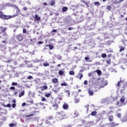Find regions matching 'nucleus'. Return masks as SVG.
Returning a JSON list of instances; mask_svg holds the SVG:
<instances>
[{"instance_id": "f257e3e1", "label": "nucleus", "mask_w": 127, "mask_h": 127, "mask_svg": "<svg viewBox=\"0 0 127 127\" xmlns=\"http://www.w3.org/2000/svg\"><path fill=\"white\" fill-rule=\"evenodd\" d=\"M96 27V22L92 21L91 20H88L87 21L85 25L83 26V29L85 30V33L87 31H91V30H93Z\"/></svg>"}, {"instance_id": "f03ea898", "label": "nucleus", "mask_w": 127, "mask_h": 127, "mask_svg": "<svg viewBox=\"0 0 127 127\" xmlns=\"http://www.w3.org/2000/svg\"><path fill=\"white\" fill-rule=\"evenodd\" d=\"M126 101V97H123L120 100V102L118 101L116 104V106L119 107H123V106H126L127 105V102H125Z\"/></svg>"}, {"instance_id": "7ed1b4c3", "label": "nucleus", "mask_w": 127, "mask_h": 127, "mask_svg": "<svg viewBox=\"0 0 127 127\" xmlns=\"http://www.w3.org/2000/svg\"><path fill=\"white\" fill-rule=\"evenodd\" d=\"M56 115H57V116L56 117V119L58 121L63 120L64 116H65V114L63 112H57Z\"/></svg>"}, {"instance_id": "20e7f679", "label": "nucleus", "mask_w": 127, "mask_h": 127, "mask_svg": "<svg viewBox=\"0 0 127 127\" xmlns=\"http://www.w3.org/2000/svg\"><path fill=\"white\" fill-rule=\"evenodd\" d=\"M12 16L11 15H6L2 14V12L0 11V18L1 19H3L4 20H6L7 19H10V18H12Z\"/></svg>"}, {"instance_id": "39448f33", "label": "nucleus", "mask_w": 127, "mask_h": 127, "mask_svg": "<svg viewBox=\"0 0 127 127\" xmlns=\"http://www.w3.org/2000/svg\"><path fill=\"white\" fill-rule=\"evenodd\" d=\"M96 118H97V122H100V121L104 120V115L102 113L98 114L96 115Z\"/></svg>"}, {"instance_id": "423d86ee", "label": "nucleus", "mask_w": 127, "mask_h": 127, "mask_svg": "<svg viewBox=\"0 0 127 127\" xmlns=\"http://www.w3.org/2000/svg\"><path fill=\"white\" fill-rule=\"evenodd\" d=\"M81 1L85 4L86 7L89 8L91 6V3H90V0H81Z\"/></svg>"}, {"instance_id": "0eeeda50", "label": "nucleus", "mask_w": 127, "mask_h": 127, "mask_svg": "<svg viewBox=\"0 0 127 127\" xmlns=\"http://www.w3.org/2000/svg\"><path fill=\"white\" fill-rule=\"evenodd\" d=\"M16 38L18 41H22L23 40V37H22V34H19L16 36Z\"/></svg>"}, {"instance_id": "6e6552de", "label": "nucleus", "mask_w": 127, "mask_h": 127, "mask_svg": "<svg viewBox=\"0 0 127 127\" xmlns=\"http://www.w3.org/2000/svg\"><path fill=\"white\" fill-rule=\"evenodd\" d=\"M108 127H117V126H119V124H116L114 122L110 123L108 124Z\"/></svg>"}, {"instance_id": "1a4fd4ad", "label": "nucleus", "mask_w": 127, "mask_h": 127, "mask_svg": "<svg viewBox=\"0 0 127 127\" xmlns=\"http://www.w3.org/2000/svg\"><path fill=\"white\" fill-rule=\"evenodd\" d=\"M40 19H41L40 16H38V15L36 14L34 20H35V21H40Z\"/></svg>"}, {"instance_id": "9d476101", "label": "nucleus", "mask_w": 127, "mask_h": 127, "mask_svg": "<svg viewBox=\"0 0 127 127\" xmlns=\"http://www.w3.org/2000/svg\"><path fill=\"white\" fill-rule=\"evenodd\" d=\"M0 30L3 33V32H5V31L7 30V28L6 27H3L2 26H1L0 27Z\"/></svg>"}, {"instance_id": "9b49d317", "label": "nucleus", "mask_w": 127, "mask_h": 127, "mask_svg": "<svg viewBox=\"0 0 127 127\" xmlns=\"http://www.w3.org/2000/svg\"><path fill=\"white\" fill-rule=\"evenodd\" d=\"M108 120L110 123H112V122H114V117L113 116V115H110L108 116Z\"/></svg>"}, {"instance_id": "f8f14e48", "label": "nucleus", "mask_w": 127, "mask_h": 127, "mask_svg": "<svg viewBox=\"0 0 127 127\" xmlns=\"http://www.w3.org/2000/svg\"><path fill=\"white\" fill-rule=\"evenodd\" d=\"M54 87H55V89L56 90H60L61 87H60V86H59V84L58 83H56V84L54 85Z\"/></svg>"}, {"instance_id": "ddd939ff", "label": "nucleus", "mask_w": 127, "mask_h": 127, "mask_svg": "<svg viewBox=\"0 0 127 127\" xmlns=\"http://www.w3.org/2000/svg\"><path fill=\"white\" fill-rule=\"evenodd\" d=\"M68 10V7L67 6H64L62 8V11L63 12H65V11Z\"/></svg>"}, {"instance_id": "4468645a", "label": "nucleus", "mask_w": 127, "mask_h": 127, "mask_svg": "<svg viewBox=\"0 0 127 127\" xmlns=\"http://www.w3.org/2000/svg\"><path fill=\"white\" fill-rule=\"evenodd\" d=\"M5 6H8V7H13L14 6V7H15V5L10 4V3H6L5 5Z\"/></svg>"}, {"instance_id": "2eb2a0df", "label": "nucleus", "mask_w": 127, "mask_h": 127, "mask_svg": "<svg viewBox=\"0 0 127 127\" xmlns=\"http://www.w3.org/2000/svg\"><path fill=\"white\" fill-rule=\"evenodd\" d=\"M41 91H45L48 89V86L47 85L41 87Z\"/></svg>"}, {"instance_id": "dca6fc26", "label": "nucleus", "mask_w": 127, "mask_h": 127, "mask_svg": "<svg viewBox=\"0 0 127 127\" xmlns=\"http://www.w3.org/2000/svg\"><path fill=\"white\" fill-rule=\"evenodd\" d=\"M9 27L10 28H14V29H17V26H15L14 24H10L9 25Z\"/></svg>"}, {"instance_id": "f3484780", "label": "nucleus", "mask_w": 127, "mask_h": 127, "mask_svg": "<svg viewBox=\"0 0 127 127\" xmlns=\"http://www.w3.org/2000/svg\"><path fill=\"white\" fill-rule=\"evenodd\" d=\"M91 42V41H92V40H91V37H87L86 36V39H85V42Z\"/></svg>"}, {"instance_id": "a211bd4d", "label": "nucleus", "mask_w": 127, "mask_h": 127, "mask_svg": "<svg viewBox=\"0 0 127 127\" xmlns=\"http://www.w3.org/2000/svg\"><path fill=\"white\" fill-rule=\"evenodd\" d=\"M63 109L64 110H68V108H69V106L68 105V104H64L63 106Z\"/></svg>"}, {"instance_id": "6ab92c4d", "label": "nucleus", "mask_w": 127, "mask_h": 127, "mask_svg": "<svg viewBox=\"0 0 127 127\" xmlns=\"http://www.w3.org/2000/svg\"><path fill=\"white\" fill-rule=\"evenodd\" d=\"M2 36L4 37L5 40H6L7 39V34H6V32L2 33Z\"/></svg>"}, {"instance_id": "aec40b11", "label": "nucleus", "mask_w": 127, "mask_h": 127, "mask_svg": "<svg viewBox=\"0 0 127 127\" xmlns=\"http://www.w3.org/2000/svg\"><path fill=\"white\" fill-rule=\"evenodd\" d=\"M127 116H125L123 118L121 119V121L123 122V123H125V122H127Z\"/></svg>"}, {"instance_id": "412c9836", "label": "nucleus", "mask_w": 127, "mask_h": 127, "mask_svg": "<svg viewBox=\"0 0 127 127\" xmlns=\"http://www.w3.org/2000/svg\"><path fill=\"white\" fill-rule=\"evenodd\" d=\"M119 48L120 49V52H122V51H124V50H125V49H126V47H124L123 46H121L119 47Z\"/></svg>"}, {"instance_id": "4be33fe9", "label": "nucleus", "mask_w": 127, "mask_h": 127, "mask_svg": "<svg viewBox=\"0 0 127 127\" xmlns=\"http://www.w3.org/2000/svg\"><path fill=\"white\" fill-rule=\"evenodd\" d=\"M109 101V99L108 98H105L102 100V104H106Z\"/></svg>"}, {"instance_id": "5701e85b", "label": "nucleus", "mask_w": 127, "mask_h": 127, "mask_svg": "<svg viewBox=\"0 0 127 127\" xmlns=\"http://www.w3.org/2000/svg\"><path fill=\"white\" fill-rule=\"evenodd\" d=\"M53 107L54 108V110H57V108H58V104L55 103L53 105Z\"/></svg>"}, {"instance_id": "b1692460", "label": "nucleus", "mask_w": 127, "mask_h": 127, "mask_svg": "<svg viewBox=\"0 0 127 127\" xmlns=\"http://www.w3.org/2000/svg\"><path fill=\"white\" fill-rule=\"evenodd\" d=\"M88 93L89 96H93V95H94V92L90 89L88 90Z\"/></svg>"}, {"instance_id": "393cba45", "label": "nucleus", "mask_w": 127, "mask_h": 127, "mask_svg": "<svg viewBox=\"0 0 127 127\" xmlns=\"http://www.w3.org/2000/svg\"><path fill=\"white\" fill-rule=\"evenodd\" d=\"M23 96H24V91H22L19 94V98H21Z\"/></svg>"}, {"instance_id": "a878e982", "label": "nucleus", "mask_w": 127, "mask_h": 127, "mask_svg": "<svg viewBox=\"0 0 127 127\" xmlns=\"http://www.w3.org/2000/svg\"><path fill=\"white\" fill-rule=\"evenodd\" d=\"M64 71L63 70H60L59 71V74L60 75V76H63V74H64Z\"/></svg>"}, {"instance_id": "bb28decb", "label": "nucleus", "mask_w": 127, "mask_h": 127, "mask_svg": "<svg viewBox=\"0 0 127 127\" xmlns=\"http://www.w3.org/2000/svg\"><path fill=\"white\" fill-rule=\"evenodd\" d=\"M53 83H57L58 82V79L57 78H55L52 79Z\"/></svg>"}, {"instance_id": "cd10ccee", "label": "nucleus", "mask_w": 127, "mask_h": 127, "mask_svg": "<svg viewBox=\"0 0 127 127\" xmlns=\"http://www.w3.org/2000/svg\"><path fill=\"white\" fill-rule=\"evenodd\" d=\"M47 46H49L50 50H52V49L54 48V46H53L52 45H48Z\"/></svg>"}, {"instance_id": "c85d7f7f", "label": "nucleus", "mask_w": 127, "mask_h": 127, "mask_svg": "<svg viewBox=\"0 0 127 127\" xmlns=\"http://www.w3.org/2000/svg\"><path fill=\"white\" fill-rule=\"evenodd\" d=\"M96 72L99 76H101V75L102 74V71H101V70H100L99 69H97L96 70Z\"/></svg>"}, {"instance_id": "c756f323", "label": "nucleus", "mask_w": 127, "mask_h": 127, "mask_svg": "<svg viewBox=\"0 0 127 127\" xmlns=\"http://www.w3.org/2000/svg\"><path fill=\"white\" fill-rule=\"evenodd\" d=\"M69 75H71L72 76L75 75V72L73 70H71L69 72Z\"/></svg>"}, {"instance_id": "7c9ffc66", "label": "nucleus", "mask_w": 127, "mask_h": 127, "mask_svg": "<svg viewBox=\"0 0 127 127\" xmlns=\"http://www.w3.org/2000/svg\"><path fill=\"white\" fill-rule=\"evenodd\" d=\"M30 41L31 42H32V43H35V42H36V39L35 38L31 39Z\"/></svg>"}, {"instance_id": "2f4dec72", "label": "nucleus", "mask_w": 127, "mask_h": 127, "mask_svg": "<svg viewBox=\"0 0 127 127\" xmlns=\"http://www.w3.org/2000/svg\"><path fill=\"white\" fill-rule=\"evenodd\" d=\"M94 5H96V6H100V2L96 1L94 2Z\"/></svg>"}, {"instance_id": "473e14b6", "label": "nucleus", "mask_w": 127, "mask_h": 127, "mask_svg": "<svg viewBox=\"0 0 127 127\" xmlns=\"http://www.w3.org/2000/svg\"><path fill=\"white\" fill-rule=\"evenodd\" d=\"M50 5H52V6L54 5V4H55V1L54 0L51 1V2H50Z\"/></svg>"}, {"instance_id": "72a5a7b5", "label": "nucleus", "mask_w": 127, "mask_h": 127, "mask_svg": "<svg viewBox=\"0 0 127 127\" xmlns=\"http://www.w3.org/2000/svg\"><path fill=\"white\" fill-rule=\"evenodd\" d=\"M79 102H80V99L76 98L74 99V103L75 104H78V103H79Z\"/></svg>"}, {"instance_id": "f704fd0d", "label": "nucleus", "mask_w": 127, "mask_h": 127, "mask_svg": "<svg viewBox=\"0 0 127 127\" xmlns=\"http://www.w3.org/2000/svg\"><path fill=\"white\" fill-rule=\"evenodd\" d=\"M95 115H97V111H93L91 113V115L92 116H95Z\"/></svg>"}, {"instance_id": "c9c22d12", "label": "nucleus", "mask_w": 127, "mask_h": 127, "mask_svg": "<svg viewBox=\"0 0 127 127\" xmlns=\"http://www.w3.org/2000/svg\"><path fill=\"white\" fill-rule=\"evenodd\" d=\"M101 57L102 58H107V54H102L101 55Z\"/></svg>"}, {"instance_id": "e433bc0d", "label": "nucleus", "mask_w": 127, "mask_h": 127, "mask_svg": "<svg viewBox=\"0 0 127 127\" xmlns=\"http://www.w3.org/2000/svg\"><path fill=\"white\" fill-rule=\"evenodd\" d=\"M61 86H68V84L66 82H64L62 84H61Z\"/></svg>"}, {"instance_id": "4c0bfd02", "label": "nucleus", "mask_w": 127, "mask_h": 127, "mask_svg": "<svg viewBox=\"0 0 127 127\" xmlns=\"http://www.w3.org/2000/svg\"><path fill=\"white\" fill-rule=\"evenodd\" d=\"M18 84L17 82H12V86H17Z\"/></svg>"}, {"instance_id": "58836bf2", "label": "nucleus", "mask_w": 127, "mask_h": 127, "mask_svg": "<svg viewBox=\"0 0 127 127\" xmlns=\"http://www.w3.org/2000/svg\"><path fill=\"white\" fill-rule=\"evenodd\" d=\"M9 127H15V124H14V123H11L9 125Z\"/></svg>"}, {"instance_id": "ea45409f", "label": "nucleus", "mask_w": 127, "mask_h": 127, "mask_svg": "<svg viewBox=\"0 0 127 127\" xmlns=\"http://www.w3.org/2000/svg\"><path fill=\"white\" fill-rule=\"evenodd\" d=\"M49 65V64L47 63H45L43 64V66H44V67H47V66Z\"/></svg>"}, {"instance_id": "a19ab883", "label": "nucleus", "mask_w": 127, "mask_h": 127, "mask_svg": "<svg viewBox=\"0 0 127 127\" xmlns=\"http://www.w3.org/2000/svg\"><path fill=\"white\" fill-rule=\"evenodd\" d=\"M89 107H90V105H87L86 106H85V108H86L87 109V112H89Z\"/></svg>"}, {"instance_id": "79ce46f5", "label": "nucleus", "mask_w": 127, "mask_h": 127, "mask_svg": "<svg viewBox=\"0 0 127 127\" xmlns=\"http://www.w3.org/2000/svg\"><path fill=\"white\" fill-rule=\"evenodd\" d=\"M65 93H67V94L68 95H67V97H69L70 96V90H66L65 91Z\"/></svg>"}, {"instance_id": "37998d69", "label": "nucleus", "mask_w": 127, "mask_h": 127, "mask_svg": "<svg viewBox=\"0 0 127 127\" xmlns=\"http://www.w3.org/2000/svg\"><path fill=\"white\" fill-rule=\"evenodd\" d=\"M59 91L60 90H59L58 89L55 90L54 89H53V91L56 94H57V93H58Z\"/></svg>"}, {"instance_id": "c03bdc74", "label": "nucleus", "mask_w": 127, "mask_h": 127, "mask_svg": "<svg viewBox=\"0 0 127 127\" xmlns=\"http://www.w3.org/2000/svg\"><path fill=\"white\" fill-rule=\"evenodd\" d=\"M74 116H75L76 117H78L79 116V113L77 112H75L74 113Z\"/></svg>"}, {"instance_id": "a18cd8bd", "label": "nucleus", "mask_w": 127, "mask_h": 127, "mask_svg": "<svg viewBox=\"0 0 127 127\" xmlns=\"http://www.w3.org/2000/svg\"><path fill=\"white\" fill-rule=\"evenodd\" d=\"M27 103H29V105H32L33 104V101L32 100L31 101L29 100L27 101Z\"/></svg>"}, {"instance_id": "49530a36", "label": "nucleus", "mask_w": 127, "mask_h": 127, "mask_svg": "<svg viewBox=\"0 0 127 127\" xmlns=\"http://www.w3.org/2000/svg\"><path fill=\"white\" fill-rule=\"evenodd\" d=\"M57 59L58 60H62V57L60 56V55H58L57 56Z\"/></svg>"}, {"instance_id": "de8ad7c7", "label": "nucleus", "mask_w": 127, "mask_h": 127, "mask_svg": "<svg viewBox=\"0 0 127 127\" xmlns=\"http://www.w3.org/2000/svg\"><path fill=\"white\" fill-rule=\"evenodd\" d=\"M51 94L50 93H47L46 94H45V97H46L47 98H49V97H50V95Z\"/></svg>"}, {"instance_id": "09e8293b", "label": "nucleus", "mask_w": 127, "mask_h": 127, "mask_svg": "<svg viewBox=\"0 0 127 127\" xmlns=\"http://www.w3.org/2000/svg\"><path fill=\"white\" fill-rule=\"evenodd\" d=\"M27 79H28V80H32V79H33V77L32 76H29L27 77Z\"/></svg>"}, {"instance_id": "8fccbe9b", "label": "nucleus", "mask_w": 127, "mask_h": 127, "mask_svg": "<svg viewBox=\"0 0 127 127\" xmlns=\"http://www.w3.org/2000/svg\"><path fill=\"white\" fill-rule=\"evenodd\" d=\"M117 117L119 119H121L122 118V114L121 113L117 114Z\"/></svg>"}, {"instance_id": "3c124183", "label": "nucleus", "mask_w": 127, "mask_h": 127, "mask_svg": "<svg viewBox=\"0 0 127 127\" xmlns=\"http://www.w3.org/2000/svg\"><path fill=\"white\" fill-rule=\"evenodd\" d=\"M107 8L108 10H111V9H112V6L109 5L107 7Z\"/></svg>"}, {"instance_id": "603ef678", "label": "nucleus", "mask_w": 127, "mask_h": 127, "mask_svg": "<svg viewBox=\"0 0 127 127\" xmlns=\"http://www.w3.org/2000/svg\"><path fill=\"white\" fill-rule=\"evenodd\" d=\"M85 61H88L89 62V60H90V58L86 57L85 58Z\"/></svg>"}, {"instance_id": "864d4df0", "label": "nucleus", "mask_w": 127, "mask_h": 127, "mask_svg": "<svg viewBox=\"0 0 127 127\" xmlns=\"http://www.w3.org/2000/svg\"><path fill=\"white\" fill-rule=\"evenodd\" d=\"M121 83H122V80H121L120 81L118 82V84H117V86L118 87H120V85H121Z\"/></svg>"}, {"instance_id": "5fc2aeb1", "label": "nucleus", "mask_w": 127, "mask_h": 127, "mask_svg": "<svg viewBox=\"0 0 127 127\" xmlns=\"http://www.w3.org/2000/svg\"><path fill=\"white\" fill-rule=\"evenodd\" d=\"M79 75L80 76L79 79H80V80H81V79H82V78H83V74L79 73Z\"/></svg>"}, {"instance_id": "6e6d98bb", "label": "nucleus", "mask_w": 127, "mask_h": 127, "mask_svg": "<svg viewBox=\"0 0 127 127\" xmlns=\"http://www.w3.org/2000/svg\"><path fill=\"white\" fill-rule=\"evenodd\" d=\"M10 90H15V87L14 86H11L10 87Z\"/></svg>"}, {"instance_id": "4d7b16f0", "label": "nucleus", "mask_w": 127, "mask_h": 127, "mask_svg": "<svg viewBox=\"0 0 127 127\" xmlns=\"http://www.w3.org/2000/svg\"><path fill=\"white\" fill-rule=\"evenodd\" d=\"M15 107H16V104L15 103H13L12 104V108H15Z\"/></svg>"}, {"instance_id": "13d9d810", "label": "nucleus", "mask_w": 127, "mask_h": 127, "mask_svg": "<svg viewBox=\"0 0 127 127\" xmlns=\"http://www.w3.org/2000/svg\"><path fill=\"white\" fill-rule=\"evenodd\" d=\"M49 120H53V117L52 116H49L47 118Z\"/></svg>"}, {"instance_id": "bf43d9fd", "label": "nucleus", "mask_w": 127, "mask_h": 127, "mask_svg": "<svg viewBox=\"0 0 127 127\" xmlns=\"http://www.w3.org/2000/svg\"><path fill=\"white\" fill-rule=\"evenodd\" d=\"M27 67L28 68H31V67H32V64H28Z\"/></svg>"}, {"instance_id": "052dcab7", "label": "nucleus", "mask_w": 127, "mask_h": 127, "mask_svg": "<svg viewBox=\"0 0 127 127\" xmlns=\"http://www.w3.org/2000/svg\"><path fill=\"white\" fill-rule=\"evenodd\" d=\"M127 83L126 82L125 84H124V86H123V88H127Z\"/></svg>"}, {"instance_id": "680f3d73", "label": "nucleus", "mask_w": 127, "mask_h": 127, "mask_svg": "<svg viewBox=\"0 0 127 127\" xmlns=\"http://www.w3.org/2000/svg\"><path fill=\"white\" fill-rule=\"evenodd\" d=\"M44 43V42L43 41H40L38 42V44H43Z\"/></svg>"}, {"instance_id": "e2e57ef3", "label": "nucleus", "mask_w": 127, "mask_h": 127, "mask_svg": "<svg viewBox=\"0 0 127 127\" xmlns=\"http://www.w3.org/2000/svg\"><path fill=\"white\" fill-rule=\"evenodd\" d=\"M46 124H47V125H49V124H50V122H49V121L48 120H46V122H45Z\"/></svg>"}, {"instance_id": "0e129e2a", "label": "nucleus", "mask_w": 127, "mask_h": 127, "mask_svg": "<svg viewBox=\"0 0 127 127\" xmlns=\"http://www.w3.org/2000/svg\"><path fill=\"white\" fill-rule=\"evenodd\" d=\"M52 32H54V33H56L57 32V30L56 29H53L52 31Z\"/></svg>"}, {"instance_id": "69168bd1", "label": "nucleus", "mask_w": 127, "mask_h": 127, "mask_svg": "<svg viewBox=\"0 0 127 127\" xmlns=\"http://www.w3.org/2000/svg\"><path fill=\"white\" fill-rule=\"evenodd\" d=\"M106 62H107V63L108 64H111V59H110L109 61H106Z\"/></svg>"}, {"instance_id": "338daca9", "label": "nucleus", "mask_w": 127, "mask_h": 127, "mask_svg": "<svg viewBox=\"0 0 127 127\" xmlns=\"http://www.w3.org/2000/svg\"><path fill=\"white\" fill-rule=\"evenodd\" d=\"M85 85H88V81L85 80L83 83Z\"/></svg>"}, {"instance_id": "774afa93", "label": "nucleus", "mask_w": 127, "mask_h": 127, "mask_svg": "<svg viewBox=\"0 0 127 127\" xmlns=\"http://www.w3.org/2000/svg\"><path fill=\"white\" fill-rule=\"evenodd\" d=\"M23 33H24V34L26 33V29H23Z\"/></svg>"}]
</instances>
